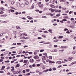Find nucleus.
I'll return each mask as SVG.
<instances>
[{
	"instance_id": "obj_1",
	"label": "nucleus",
	"mask_w": 76,
	"mask_h": 76,
	"mask_svg": "<svg viewBox=\"0 0 76 76\" xmlns=\"http://www.w3.org/2000/svg\"><path fill=\"white\" fill-rule=\"evenodd\" d=\"M39 7H40V9H42L43 8V7H44V4H38Z\"/></svg>"
},
{
	"instance_id": "obj_2",
	"label": "nucleus",
	"mask_w": 76,
	"mask_h": 76,
	"mask_svg": "<svg viewBox=\"0 0 76 76\" xmlns=\"http://www.w3.org/2000/svg\"><path fill=\"white\" fill-rule=\"evenodd\" d=\"M30 62L31 63H33L34 62V60L33 59H30Z\"/></svg>"
},
{
	"instance_id": "obj_3",
	"label": "nucleus",
	"mask_w": 76,
	"mask_h": 76,
	"mask_svg": "<svg viewBox=\"0 0 76 76\" xmlns=\"http://www.w3.org/2000/svg\"><path fill=\"white\" fill-rule=\"evenodd\" d=\"M51 52H57V50L56 49H54L53 50H50Z\"/></svg>"
},
{
	"instance_id": "obj_4",
	"label": "nucleus",
	"mask_w": 76,
	"mask_h": 76,
	"mask_svg": "<svg viewBox=\"0 0 76 76\" xmlns=\"http://www.w3.org/2000/svg\"><path fill=\"white\" fill-rule=\"evenodd\" d=\"M50 7H51L52 8H53V9H55V8H56V6L53 4H51L50 5Z\"/></svg>"
},
{
	"instance_id": "obj_5",
	"label": "nucleus",
	"mask_w": 76,
	"mask_h": 76,
	"mask_svg": "<svg viewBox=\"0 0 76 76\" xmlns=\"http://www.w3.org/2000/svg\"><path fill=\"white\" fill-rule=\"evenodd\" d=\"M73 60V57H69L68 58V61H69Z\"/></svg>"
},
{
	"instance_id": "obj_6",
	"label": "nucleus",
	"mask_w": 76,
	"mask_h": 76,
	"mask_svg": "<svg viewBox=\"0 0 76 76\" xmlns=\"http://www.w3.org/2000/svg\"><path fill=\"white\" fill-rule=\"evenodd\" d=\"M34 58L35 59H37H37H39V57L38 56H35L34 57Z\"/></svg>"
},
{
	"instance_id": "obj_7",
	"label": "nucleus",
	"mask_w": 76,
	"mask_h": 76,
	"mask_svg": "<svg viewBox=\"0 0 76 76\" xmlns=\"http://www.w3.org/2000/svg\"><path fill=\"white\" fill-rule=\"evenodd\" d=\"M17 6L18 7H19L20 5V3H19L18 2L17 3Z\"/></svg>"
},
{
	"instance_id": "obj_8",
	"label": "nucleus",
	"mask_w": 76,
	"mask_h": 76,
	"mask_svg": "<svg viewBox=\"0 0 76 76\" xmlns=\"http://www.w3.org/2000/svg\"><path fill=\"white\" fill-rule=\"evenodd\" d=\"M6 16H7V15H6V14H5L4 15H1V17L2 18H3V17H4V18H6Z\"/></svg>"
},
{
	"instance_id": "obj_9",
	"label": "nucleus",
	"mask_w": 76,
	"mask_h": 76,
	"mask_svg": "<svg viewBox=\"0 0 76 76\" xmlns=\"http://www.w3.org/2000/svg\"><path fill=\"white\" fill-rule=\"evenodd\" d=\"M13 73L15 75L16 74H18V71H15L13 72Z\"/></svg>"
},
{
	"instance_id": "obj_10",
	"label": "nucleus",
	"mask_w": 76,
	"mask_h": 76,
	"mask_svg": "<svg viewBox=\"0 0 76 76\" xmlns=\"http://www.w3.org/2000/svg\"><path fill=\"white\" fill-rule=\"evenodd\" d=\"M20 6L21 7H25V4H22L20 5Z\"/></svg>"
},
{
	"instance_id": "obj_11",
	"label": "nucleus",
	"mask_w": 76,
	"mask_h": 76,
	"mask_svg": "<svg viewBox=\"0 0 76 76\" xmlns=\"http://www.w3.org/2000/svg\"><path fill=\"white\" fill-rule=\"evenodd\" d=\"M48 71H49V69H46L43 72H45V73H47V72H48Z\"/></svg>"
},
{
	"instance_id": "obj_12",
	"label": "nucleus",
	"mask_w": 76,
	"mask_h": 76,
	"mask_svg": "<svg viewBox=\"0 0 76 76\" xmlns=\"http://www.w3.org/2000/svg\"><path fill=\"white\" fill-rule=\"evenodd\" d=\"M76 51L75 50L73 51L72 53V54H73V55L75 54H76Z\"/></svg>"
},
{
	"instance_id": "obj_13",
	"label": "nucleus",
	"mask_w": 76,
	"mask_h": 76,
	"mask_svg": "<svg viewBox=\"0 0 76 76\" xmlns=\"http://www.w3.org/2000/svg\"><path fill=\"white\" fill-rule=\"evenodd\" d=\"M4 69H5V66H3L1 68V70H4Z\"/></svg>"
},
{
	"instance_id": "obj_14",
	"label": "nucleus",
	"mask_w": 76,
	"mask_h": 76,
	"mask_svg": "<svg viewBox=\"0 0 76 76\" xmlns=\"http://www.w3.org/2000/svg\"><path fill=\"white\" fill-rule=\"evenodd\" d=\"M28 65L27 64H24L23 66L24 67H26L28 66Z\"/></svg>"
},
{
	"instance_id": "obj_15",
	"label": "nucleus",
	"mask_w": 76,
	"mask_h": 76,
	"mask_svg": "<svg viewBox=\"0 0 76 76\" xmlns=\"http://www.w3.org/2000/svg\"><path fill=\"white\" fill-rule=\"evenodd\" d=\"M52 30L51 29H49L48 30V31L50 32L51 33V34H53V32H52Z\"/></svg>"
},
{
	"instance_id": "obj_16",
	"label": "nucleus",
	"mask_w": 76,
	"mask_h": 76,
	"mask_svg": "<svg viewBox=\"0 0 76 76\" xmlns=\"http://www.w3.org/2000/svg\"><path fill=\"white\" fill-rule=\"evenodd\" d=\"M20 66V65L19 64H17V65L15 66V67H19Z\"/></svg>"
},
{
	"instance_id": "obj_17",
	"label": "nucleus",
	"mask_w": 76,
	"mask_h": 76,
	"mask_svg": "<svg viewBox=\"0 0 76 76\" xmlns=\"http://www.w3.org/2000/svg\"><path fill=\"white\" fill-rule=\"evenodd\" d=\"M67 47V46H61V48H66Z\"/></svg>"
},
{
	"instance_id": "obj_18",
	"label": "nucleus",
	"mask_w": 76,
	"mask_h": 76,
	"mask_svg": "<svg viewBox=\"0 0 76 76\" xmlns=\"http://www.w3.org/2000/svg\"><path fill=\"white\" fill-rule=\"evenodd\" d=\"M16 29H21V28L19 26H16Z\"/></svg>"
},
{
	"instance_id": "obj_19",
	"label": "nucleus",
	"mask_w": 76,
	"mask_h": 76,
	"mask_svg": "<svg viewBox=\"0 0 76 76\" xmlns=\"http://www.w3.org/2000/svg\"><path fill=\"white\" fill-rule=\"evenodd\" d=\"M11 3L12 4H14V3H15V1H11Z\"/></svg>"
},
{
	"instance_id": "obj_20",
	"label": "nucleus",
	"mask_w": 76,
	"mask_h": 76,
	"mask_svg": "<svg viewBox=\"0 0 76 76\" xmlns=\"http://www.w3.org/2000/svg\"><path fill=\"white\" fill-rule=\"evenodd\" d=\"M42 59H44L45 60H47V58H45V56H43V58H42Z\"/></svg>"
},
{
	"instance_id": "obj_21",
	"label": "nucleus",
	"mask_w": 76,
	"mask_h": 76,
	"mask_svg": "<svg viewBox=\"0 0 76 76\" xmlns=\"http://www.w3.org/2000/svg\"><path fill=\"white\" fill-rule=\"evenodd\" d=\"M75 37V36L73 35H71L70 36V38H74Z\"/></svg>"
},
{
	"instance_id": "obj_22",
	"label": "nucleus",
	"mask_w": 76,
	"mask_h": 76,
	"mask_svg": "<svg viewBox=\"0 0 76 76\" xmlns=\"http://www.w3.org/2000/svg\"><path fill=\"white\" fill-rule=\"evenodd\" d=\"M53 42H58V39H56L55 40H54Z\"/></svg>"
},
{
	"instance_id": "obj_23",
	"label": "nucleus",
	"mask_w": 76,
	"mask_h": 76,
	"mask_svg": "<svg viewBox=\"0 0 76 76\" xmlns=\"http://www.w3.org/2000/svg\"><path fill=\"white\" fill-rule=\"evenodd\" d=\"M34 54L35 55H36V54H37V51H35L34 52Z\"/></svg>"
},
{
	"instance_id": "obj_24",
	"label": "nucleus",
	"mask_w": 76,
	"mask_h": 76,
	"mask_svg": "<svg viewBox=\"0 0 76 76\" xmlns=\"http://www.w3.org/2000/svg\"><path fill=\"white\" fill-rule=\"evenodd\" d=\"M57 63H58V64H61V61H58Z\"/></svg>"
},
{
	"instance_id": "obj_25",
	"label": "nucleus",
	"mask_w": 76,
	"mask_h": 76,
	"mask_svg": "<svg viewBox=\"0 0 76 76\" xmlns=\"http://www.w3.org/2000/svg\"><path fill=\"white\" fill-rule=\"evenodd\" d=\"M29 4V2H28V1H26V5H28Z\"/></svg>"
},
{
	"instance_id": "obj_26",
	"label": "nucleus",
	"mask_w": 76,
	"mask_h": 76,
	"mask_svg": "<svg viewBox=\"0 0 76 76\" xmlns=\"http://www.w3.org/2000/svg\"><path fill=\"white\" fill-rule=\"evenodd\" d=\"M70 27L71 28H72V29H75V27L73 26H70Z\"/></svg>"
},
{
	"instance_id": "obj_27",
	"label": "nucleus",
	"mask_w": 76,
	"mask_h": 76,
	"mask_svg": "<svg viewBox=\"0 0 76 76\" xmlns=\"http://www.w3.org/2000/svg\"><path fill=\"white\" fill-rule=\"evenodd\" d=\"M30 70V69H26V71L27 72H29Z\"/></svg>"
},
{
	"instance_id": "obj_28",
	"label": "nucleus",
	"mask_w": 76,
	"mask_h": 76,
	"mask_svg": "<svg viewBox=\"0 0 76 76\" xmlns=\"http://www.w3.org/2000/svg\"><path fill=\"white\" fill-rule=\"evenodd\" d=\"M24 63H27V61H26V60H24V61H23Z\"/></svg>"
},
{
	"instance_id": "obj_29",
	"label": "nucleus",
	"mask_w": 76,
	"mask_h": 76,
	"mask_svg": "<svg viewBox=\"0 0 76 76\" xmlns=\"http://www.w3.org/2000/svg\"><path fill=\"white\" fill-rule=\"evenodd\" d=\"M67 19H63L62 20V21H64V22H66V21H67Z\"/></svg>"
},
{
	"instance_id": "obj_30",
	"label": "nucleus",
	"mask_w": 76,
	"mask_h": 76,
	"mask_svg": "<svg viewBox=\"0 0 76 76\" xmlns=\"http://www.w3.org/2000/svg\"><path fill=\"white\" fill-rule=\"evenodd\" d=\"M49 58H50V59H52V56H49Z\"/></svg>"
},
{
	"instance_id": "obj_31",
	"label": "nucleus",
	"mask_w": 76,
	"mask_h": 76,
	"mask_svg": "<svg viewBox=\"0 0 76 76\" xmlns=\"http://www.w3.org/2000/svg\"><path fill=\"white\" fill-rule=\"evenodd\" d=\"M4 73V71H0V73Z\"/></svg>"
},
{
	"instance_id": "obj_32",
	"label": "nucleus",
	"mask_w": 76,
	"mask_h": 76,
	"mask_svg": "<svg viewBox=\"0 0 76 76\" xmlns=\"http://www.w3.org/2000/svg\"><path fill=\"white\" fill-rule=\"evenodd\" d=\"M54 11H55V10L52 9L51 10V12H54Z\"/></svg>"
},
{
	"instance_id": "obj_33",
	"label": "nucleus",
	"mask_w": 76,
	"mask_h": 76,
	"mask_svg": "<svg viewBox=\"0 0 76 76\" xmlns=\"http://www.w3.org/2000/svg\"><path fill=\"white\" fill-rule=\"evenodd\" d=\"M44 51V50H40V52H43Z\"/></svg>"
},
{
	"instance_id": "obj_34",
	"label": "nucleus",
	"mask_w": 76,
	"mask_h": 76,
	"mask_svg": "<svg viewBox=\"0 0 76 76\" xmlns=\"http://www.w3.org/2000/svg\"><path fill=\"white\" fill-rule=\"evenodd\" d=\"M3 34H0V37H3Z\"/></svg>"
},
{
	"instance_id": "obj_35",
	"label": "nucleus",
	"mask_w": 76,
	"mask_h": 76,
	"mask_svg": "<svg viewBox=\"0 0 76 76\" xmlns=\"http://www.w3.org/2000/svg\"><path fill=\"white\" fill-rule=\"evenodd\" d=\"M34 6L33 5H32L31 7V9H34Z\"/></svg>"
},
{
	"instance_id": "obj_36",
	"label": "nucleus",
	"mask_w": 76,
	"mask_h": 76,
	"mask_svg": "<svg viewBox=\"0 0 76 76\" xmlns=\"http://www.w3.org/2000/svg\"><path fill=\"white\" fill-rule=\"evenodd\" d=\"M59 38H63V36H59L58 37Z\"/></svg>"
},
{
	"instance_id": "obj_37",
	"label": "nucleus",
	"mask_w": 76,
	"mask_h": 76,
	"mask_svg": "<svg viewBox=\"0 0 76 76\" xmlns=\"http://www.w3.org/2000/svg\"><path fill=\"white\" fill-rule=\"evenodd\" d=\"M70 20L71 21L74 20H75V19H74V18H71L70 19Z\"/></svg>"
},
{
	"instance_id": "obj_38",
	"label": "nucleus",
	"mask_w": 76,
	"mask_h": 76,
	"mask_svg": "<svg viewBox=\"0 0 76 76\" xmlns=\"http://www.w3.org/2000/svg\"><path fill=\"white\" fill-rule=\"evenodd\" d=\"M15 15H18V14H19L18 12H16L15 13Z\"/></svg>"
},
{
	"instance_id": "obj_39",
	"label": "nucleus",
	"mask_w": 76,
	"mask_h": 76,
	"mask_svg": "<svg viewBox=\"0 0 76 76\" xmlns=\"http://www.w3.org/2000/svg\"><path fill=\"white\" fill-rule=\"evenodd\" d=\"M28 54H32L33 53L32 52H28Z\"/></svg>"
},
{
	"instance_id": "obj_40",
	"label": "nucleus",
	"mask_w": 76,
	"mask_h": 76,
	"mask_svg": "<svg viewBox=\"0 0 76 76\" xmlns=\"http://www.w3.org/2000/svg\"><path fill=\"white\" fill-rule=\"evenodd\" d=\"M40 66H41V65L39 64H37V67H39Z\"/></svg>"
},
{
	"instance_id": "obj_41",
	"label": "nucleus",
	"mask_w": 76,
	"mask_h": 76,
	"mask_svg": "<svg viewBox=\"0 0 76 76\" xmlns=\"http://www.w3.org/2000/svg\"><path fill=\"white\" fill-rule=\"evenodd\" d=\"M72 73H72V72H69V73H68L67 74V75H70V74H72Z\"/></svg>"
},
{
	"instance_id": "obj_42",
	"label": "nucleus",
	"mask_w": 76,
	"mask_h": 76,
	"mask_svg": "<svg viewBox=\"0 0 76 76\" xmlns=\"http://www.w3.org/2000/svg\"><path fill=\"white\" fill-rule=\"evenodd\" d=\"M5 63H9L10 62V61H5Z\"/></svg>"
},
{
	"instance_id": "obj_43",
	"label": "nucleus",
	"mask_w": 76,
	"mask_h": 76,
	"mask_svg": "<svg viewBox=\"0 0 76 76\" xmlns=\"http://www.w3.org/2000/svg\"><path fill=\"white\" fill-rule=\"evenodd\" d=\"M18 72V73H22V72H21L20 71H17Z\"/></svg>"
},
{
	"instance_id": "obj_44",
	"label": "nucleus",
	"mask_w": 76,
	"mask_h": 76,
	"mask_svg": "<svg viewBox=\"0 0 76 76\" xmlns=\"http://www.w3.org/2000/svg\"><path fill=\"white\" fill-rule=\"evenodd\" d=\"M56 16H57V17H59V16H60V14H57Z\"/></svg>"
},
{
	"instance_id": "obj_45",
	"label": "nucleus",
	"mask_w": 76,
	"mask_h": 76,
	"mask_svg": "<svg viewBox=\"0 0 76 76\" xmlns=\"http://www.w3.org/2000/svg\"><path fill=\"white\" fill-rule=\"evenodd\" d=\"M69 14H71V13H73V11H70V12H69Z\"/></svg>"
},
{
	"instance_id": "obj_46",
	"label": "nucleus",
	"mask_w": 76,
	"mask_h": 76,
	"mask_svg": "<svg viewBox=\"0 0 76 76\" xmlns=\"http://www.w3.org/2000/svg\"><path fill=\"white\" fill-rule=\"evenodd\" d=\"M67 30H68V29L66 28L64 29V31H67Z\"/></svg>"
},
{
	"instance_id": "obj_47",
	"label": "nucleus",
	"mask_w": 76,
	"mask_h": 76,
	"mask_svg": "<svg viewBox=\"0 0 76 76\" xmlns=\"http://www.w3.org/2000/svg\"><path fill=\"white\" fill-rule=\"evenodd\" d=\"M24 35V34H22L21 35H20V37H23Z\"/></svg>"
},
{
	"instance_id": "obj_48",
	"label": "nucleus",
	"mask_w": 76,
	"mask_h": 76,
	"mask_svg": "<svg viewBox=\"0 0 76 76\" xmlns=\"http://www.w3.org/2000/svg\"><path fill=\"white\" fill-rule=\"evenodd\" d=\"M33 19V18H32V17H30V18H28V19H29L30 20H31V19Z\"/></svg>"
},
{
	"instance_id": "obj_49",
	"label": "nucleus",
	"mask_w": 76,
	"mask_h": 76,
	"mask_svg": "<svg viewBox=\"0 0 76 76\" xmlns=\"http://www.w3.org/2000/svg\"><path fill=\"white\" fill-rule=\"evenodd\" d=\"M44 33H45V34H48V31H44Z\"/></svg>"
},
{
	"instance_id": "obj_50",
	"label": "nucleus",
	"mask_w": 76,
	"mask_h": 76,
	"mask_svg": "<svg viewBox=\"0 0 76 76\" xmlns=\"http://www.w3.org/2000/svg\"><path fill=\"white\" fill-rule=\"evenodd\" d=\"M55 1V2L56 4H57V3H58V2H57V0H56V1Z\"/></svg>"
},
{
	"instance_id": "obj_51",
	"label": "nucleus",
	"mask_w": 76,
	"mask_h": 76,
	"mask_svg": "<svg viewBox=\"0 0 76 76\" xmlns=\"http://www.w3.org/2000/svg\"><path fill=\"white\" fill-rule=\"evenodd\" d=\"M3 13V12L1 11L0 12V14H1V15H2Z\"/></svg>"
},
{
	"instance_id": "obj_52",
	"label": "nucleus",
	"mask_w": 76,
	"mask_h": 76,
	"mask_svg": "<svg viewBox=\"0 0 76 76\" xmlns=\"http://www.w3.org/2000/svg\"><path fill=\"white\" fill-rule=\"evenodd\" d=\"M17 44L18 45H21V44H22V43H17Z\"/></svg>"
},
{
	"instance_id": "obj_53",
	"label": "nucleus",
	"mask_w": 76,
	"mask_h": 76,
	"mask_svg": "<svg viewBox=\"0 0 76 76\" xmlns=\"http://www.w3.org/2000/svg\"><path fill=\"white\" fill-rule=\"evenodd\" d=\"M6 49H3L1 50V51H5Z\"/></svg>"
},
{
	"instance_id": "obj_54",
	"label": "nucleus",
	"mask_w": 76,
	"mask_h": 76,
	"mask_svg": "<svg viewBox=\"0 0 76 76\" xmlns=\"http://www.w3.org/2000/svg\"><path fill=\"white\" fill-rule=\"evenodd\" d=\"M53 25H54V26H56V25H57V23H54L53 24Z\"/></svg>"
},
{
	"instance_id": "obj_55",
	"label": "nucleus",
	"mask_w": 76,
	"mask_h": 76,
	"mask_svg": "<svg viewBox=\"0 0 76 76\" xmlns=\"http://www.w3.org/2000/svg\"><path fill=\"white\" fill-rule=\"evenodd\" d=\"M23 59H22L21 60H20V62H23Z\"/></svg>"
},
{
	"instance_id": "obj_56",
	"label": "nucleus",
	"mask_w": 76,
	"mask_h": 76,
	"mask_svg": "<svg viewBox=\"0 0 76 76\" xmlns=\"http://www.w3.org/2000/svg\"><path fill=\"white\" fill-rule=\"evenodd\" d=\"M53 70H56V69L55 68H53Z\"/></svg>"
},
{
	"instance_id": "obj_57",
	"label": "nucleus",
	"mask_w": 76,
	"mask_h": 76,
	"mask_svg": "<svg viewBox=\"0 0 76 76\" xmlns=\"http://www.w3.org/2000/svg\"><path fill=\"white\" fill-rule=\"evenodd\" d=\"M23 72L24 73H25L26 72V71H25V70H23Z\"/></svg>"
},
{
	"instance_id": "obj_58",
	"label": "nucleus",
	"mask_w": 76,
	"mask_h": 76,
	"mask_svg": "<svg viewBox=\"0 0 76 76\" xmlns=\"http://www.w3.org/2000/svg\"><path fill=\"white\" fill-rule=\"evenodd\" d=\"M3 61V60H2V59H0V63L1 62H2Z\"/></svg>"
},
{
	"instance_id": "obj_59",
	"label": "nucleus",
	"mask_w": 76,
	"mask_h": 76,
	"mask_svg": "<svg viewBox=\"0 0 76 76\" xmlns=\"http://www.w3.org/2000/svg\"><path fill=\"white\" fill-rule=\"evenodd\" d=\"M22 19H23L24 20H26V18H25V17H23V18H22Z\"/></svg>"
},
{
	"instance_id": "obj_60",
	"label": "nucleus",
	"mask_w": 76,
	"mask_h": 76,
	"mask_svg": "<svg viewBox=\"0 0 76 76\" xmlns=\"http://www.w3.org/2000/svg\"><path fill=\"white\" fill-rule=\"evenodd\" d=\"M35 64H33L32 65V67H35Z\"/></svg>"
},
{
	"instance_id": "obj_61",
	"label": "nucleus",
	"mask_w": 76,
	"mask_h": 76,
	"mask_svg": "<svg viewBox=\"0 0 76 76\" xmlns=\"http://www.w3.org/2000/svg\"><path fill=\"white\" fill-rule=\"evenodd\" d=\"M49 63H50V64L53 63V61H49Z\"/></svg>"
},
{
	"instance_id": "obj_62",
	"label": "nucleus",
	"mask_w": 76,
	"mask_h": 76,
	"mask_svg": "<svg viewBox=\"0 0 76 76\" xmlns=\"http://www.w3.org/2000/svg\"><path fill=\"white\" fill-rule=\"evenodd\" d=\"M76 48V46H74L73 47V50H75V49Z\"/></svg>"
},
{
	"instance_id": "obj_63",
	"label": "nucleus",
	"mask_w": 76,
	"mask_h": 76,
	"mask_svg": "<svg viewBox=\"0 0 76 76\" xmlns=\"http://www.w3.org/2000/svg\"><path fill=\"white\" fill-rule=\"evenodd\" d=\"M16 48V47H13L10 48V49H13V48Z\"/></svg>"
},
{
	"instance_id": "obj_64",
	"label": "nucleus",
	"mask_w": 76,
	"mask_h": 76,
	"mask_svg": "<svg viewBox=\"0 0 76 76\" xmlns=\"http://www.w3.org/2000/svg\"><path fill=\"white\" fill-rule=\"evenodd\" d=\"M11 12H15V10H11Z\"/></svg>"
}]
</instances>
